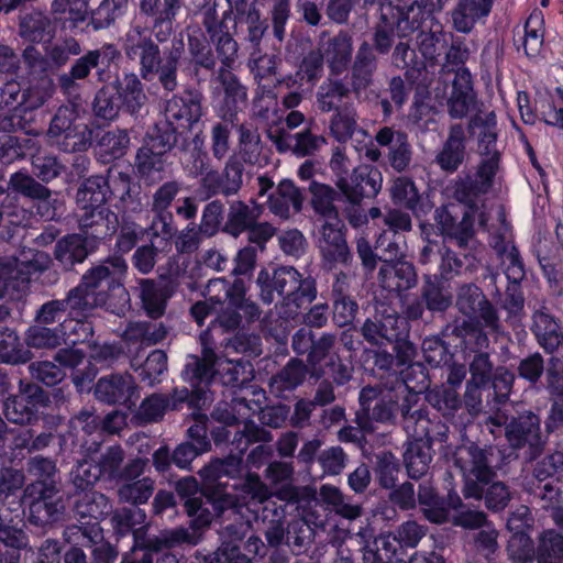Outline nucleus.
Returning <instances> with one entry per match:
<instances>
[{
	"label": "nucleus",
	"mask_w": 563,
	"mask_h": 563,
	"mask_svg": "<svg viewBox=\"0 0 563 563\" xmlns=\"http://www.w3.org/2000/svg\"><path fill=\"white\" fill-rule=\"evenodd\" d=\"M360 331L367 343L382 346L405 335V322L390 306L376 302L374 313L366 318Z\"/></svg>",
	"instance_id": "nucleus-12"
},
{
	"label": "nucleus",
	"mask_w": 563,
	"mask_h": 563,
	"mask_svg": "<svg viewBox=\"0 0 563 563\" xmlns=\"http://www.w3.org/2000/svg\"><path fill=\"white\" fill-rule=\"evenodd\" d=\"M418 504L424 518L435 525L451 521L450 511L444 497L428 485H420L418 490Z\"/></svg>",
	"instance_id": "nucleus-50"
},
{
	"label": "nucleus",
	"mask_w": 563,
	"mask_h": 563,
	"mask_svg": "<svg viewBox=\"0 0 563 563\" xmlns=\"http://www.w3.org/2000/svg\"><path fill=\"white\" fill-rule=\"evenodd\" d=\"M175 489L177 494L186 498L185 511L190 518V532L200 533L207 529L212 522V514L205 506L201 497H196L199 492V483L192 476H186L176 482Z\"/></svg>",
	"instance_id": "nucleus-26"
},
{
	"label": "nucleus",
	"mask_w": 563,
	"mask_h": 563,
	"mask_svg": "<svg viewBox=\"0 0 563 563\" xmlns=\"http://www.w3.org/2000/svg\"><path fill=\"white\" fill-rule=\"evenodd\" d=\"M255 285L258 298L265 305L275 300V294L282 297L278 312L286 320L296 319L301 309L317 298V285L312 277H303L292 266H280L272 273L265 268L257 273Z\"/></svg>",
	"instance_id": "nucleus-3"
},
{
	"label": "nucleus",
	"mask_w": 563,
	"mask_h": 563,
	"mask_svg": "<svg viewBox=\"0 0 563 563\" xmlns=\"http://www.w3.org/2000/svg\"><path fill=\"white\" fill-rule=\"evenodd\" d=\"M494 448H481L475 443L462 445L454 453V463L464 476L463 496L466 499H483L484 486L496 476L492 466Z\"/></svg>",
	"instance_id": "nucleus-5"
},
{
	"label": "nucleus",
	"mask_w": 563,
	"mask_h": 563,
	"mask_svg": "<svg viewBox=\"0 0 563 563\" xmlns=\"http://www.w3.org/2000/svg\"><path fill=\"white\" fill-rule=\"evenodd\" d=\"M188 53L190 56V75L197 81L205 80L201 70L214 71L217 59H219L216 49H212V43L200 31L188 34Z\"/></svg>",
	"instance_id": "nucleus-37"
},
{
	"label": "nucleus",
	"mask_w": 563,
	"mask_h": 563,
	"mask_svg": "<svg viewBox=\"0 0 563 563\" xmlns=\"http://www.w3.org/2000/svg\"><path fill=\"white\" fill-rule=\"evenodd\" d=\"M231 9H234L235 25L241 24L245 26L244 42L251 47L261 46L269 25L267 20L262 18L261 10L256 7L255 2L233 0Z\"/></svg>",
	"instance_id": "nucleus-31"
},
{
	"label": "nucleus",
	"mask_w": 563,
	"mask_h": 563,
	"mask_svg": "<svg viewBox=\"0 0 563 563\" xmlns=\"http://www.w3.org/2000/svg\"><path fill=\"white\" fill-rule=\"evenodd\" d=\"M409 369L412 373H419L421 379L418 388L423 389L429 385V379L421 364H412ZM417 388V386H416ZM415 387L408 385L407 378H396L390 385L365 386L361 389L358 400L364 410L371 411V418L374 421L387 423L395 422L397 412L404 418L402 406L410 395H418Z\"/></svg>",
	"instance_id": "nucleus-4"
},
{
	"label": "nucleus",
	"mask_w": 563,
	"mask_h": 563,
	"mask_svg": "<svg viewBox=\"0 0 563 563\" xmlns=\"http://www.w3.org/2000/svg\"><path fill=\"white\" fill-rule=\"evenodd\" d=\"M340 218L325 220L320 228L319 249L324 266L333 269L338 264L349 267L353 263V255L346 242Z\"/></svg>",
	"instance_id": "nucleus-15"
},
{
	"label": "nucleus",
	"mask_w": 563,
	"mask_h": 563,
	"mask_svg": "<svg viewBox=\"0 0 563 563\" xmlns=\"http://www.w3.org/2000/svg\"><path fill=\"white\" fill-rule=\"evenodd\" d=\"M536 563H563V534L554 529L542 531L537 540Z\"/></svg>",
	"instance_id": "nucleus-60"
},
{
	"label": "nucleus",
	"mask_w": 563,
	"mask_h": 563,
	"mask_svg": "<svg viewBox=\"0 0 563 563\" xmlns=\"http://www.w3.org/2000/svg\"><path fill=\"white\" fill-rule=\"evenodd\" d=\"M319 49L324 54L329 76L339 77L347 70L352 62V35L341 30L325 42H319Z\"/></svg>",
	"instance_id": "nucleus-32"
},
{
	"label": "nucleus",
	"mask_w": 563,
	"mask_h": 563,
	"mask_svg": "<svg viewBox=\"0 0 563 563\" xmlns=\"http://www.w3.org/2000/svg\"><path fill=\"white\" fill-rule=\"evenodd\" d=\"M242 455L239 453L230 454L224 459H214L199 471V475L208 482H217L222 477L238 478L243 471Z\"/></svg>",
	"instance_id": "nucleus-59"
},
{
	"label": "nucleus",
	"mask_w": 563,
	"mask_h": 563,
	"mask_svg": "<svg viewBox=\"0 0 563 563\" xmlns=\"http://www.w3.org/2000/svg\"><path fill=\"white\" fill-rule=\"evenodd\" d=\"M377 279L384 289L398 294L413 288L418 283L415 266L404 260L391 264H382Z\"/></svg>",
	"instance_id": "nucleus-39"
},
{
	"label": "nucleus",
	"mask_w": 563,
	"mask_h": 563,
	"mask_svg": "<svg viewBox=\"0 0 563 563\" xmlns=\"http://www.w3.org/2000/svg\"><path fill=\"white\" fill-rule=\"evenodd\" d=\"M490 12L484 0H460L452 11V22L456 31L468 33L476 21Z\"/></svg>",
	"instance_id": "nucleus-51"
},
{
	"label": "nucleus",
	"mask_w": 563,
	"mask_h": 563,
	"mask_svg": "<svg viewBox=\"0 0 563 563\" xmlns=\"http://www.w3.org/2000/svg\"><path fill=\"white\" fill-rule=\"evenodd\" d=\"M235 62L229 66L221 64L218 70V80L223 88V114L224 121L234 124L238 119V112L245 107L247 102V88L240 81L238 76L231 71Z\"/></svg>",
	"instance_id": "nucleus-30"
},
{
	"label": "nucleus",
	"mask_w": 563,
	"mask_h": 563,
	"mask_svg": "<svg viewBox=\"0 0 563 563\" xmlns=\"http://www.w3.org/2000/svg\"><path fill=\"white\" fill-rule=\"evenodd\" d=\"M495 175L492 165L485 164L478 166L475 177H459L452 185L453 198L465 205L468 208L466 211L478 213V222L482 227L486 225L487 218L484 212H478L479 203L482 197L492 188Z\"/></svg>",
	"instance_id": "nucleus-13"
},
{
	"label": "nucleus",
	"mask_w": 563,
	"mask_h": 563,
	"mask_svg": "<svg viewBox=\"0 0 563 563\" xmlns=\"http://www.w3.org/2000/svg\"><path fill=\"white\" fill-rule=\"evenodd\" d=\"M426 401L445 418H452L461 408L459 393L452 387H435L426 393Z\"/></svg>",
	"instance_id": "nucleus-64"
},
{
	"label": "nucleus",
	"mask_w": 563,
	"mask_h": 563,
	"mask_svg": "<svg viewBox=\"0 0 563 563\" xmlns=\"http://www.w3.org/2000/svg\"><path fill=\"white\" fill-rule=\"evenodd\" d=\"M311 207L313 211L325 220L338 219L339 210L334 205L339 194L329 185L311 181L309 185Z\"/></svg>",
	"instance_id": "nucleus-58"
},
{
	"label": "nucleus",
	"mask_w": 563,
	"mask_h": 563,
	"mask_svg": "<svg viewBox=\"0 0 563 563\" xmlns=\"http://www.w3.org/2000/svg\"><path fill=\"white\" fill-rule=\"evenodd\" d=\"M24 497L29 499L31 525L51 529L63 519L66 505L58 484L32 482L24 488Z\"/></svg>",
	"instance_id": "nucleus-6"
},
{
	"label": "nucleus",
	"mask_w": 563,
	"mask_h": 563,
	"mask_svg": "<svg viewBox=\"0 0 563 563\" xmlns=\"http://www.w3.org/2000/svg\"><path fill=\"white\" fill-rule=\"evenodd\" d=\"M51 19L40 10L19 16V36L30 43H41L51 29Z\"/></svg>",
	"instance_id": "nucleus-57"
},
{
	"label": "nucleus",
	"mask_w": 563,
	"mask_h": 563,
	"mask_svg": "<svg viewBox=\"0 0 563 563\" xmlns=\"http://www.w3.org/2000/svg\"><path fill=\"white\" fill-rule=\"evenodd\" d=\"M125 452L120 445H112L102 452L96 462L100 476L109 481L136 479L145 472L148 460L135 457L125 464Z\"/></svg>",
	"instance_id": "nucleus-19"
},
{
	"label": "nucleus",
	"mask_w": 563,
	"mask_h": 563,
	"mask_svg": "<svg viewBox=\"0 0 563 563\" xmlns=\"http://www.w3.org/2000/svg\"><path fill=\"white\" fill-rule=\"evenodd\" d=\"M69 314L85 316L106 303L104 292H91L79 284L67 292L63 299Z\"/></svg>",
	"instance_id": "nucleus-52"
},
{
	"label": "nucleus",
	"mask_w": 563,
	"mask_h": 563,
	"mask_svg": "<svg viewBox=\"0 0 563 563\" xmlns=\"http://www.w3.org/2000/svg\"><path fill=\"white\" fill-rule=\"evenodd\" d=\"M201 115V96L198 93L188 99L173 96L165 107V120L174 122V124L185 121L188 126H191L200 120Z\"/></svg>",
	"instance_id": "nucleus-45"
},
{
	"label": "nucleus",
	"mask_w": 563,
	"mask_h": 563,
	"mask_svg": "<svg viewBox=\"0 0 563 563\" xmlns=\"http://www.w3.org/2000/svg\"><path fill=\"white\" fill-rule=\"evenodd\" d=\"M448 0H415L410 5L398 10L395 22L398 37H407L421 27L423 20L434 12L441 11Z\"/></svg>",
	"instance_id": "nucleus-34"
},
{
	"label": "nucleus",
	"mask_w": 563,
	"mask_h": 563,
	"mask_svg": "<svg viewBox=\"0 0 563 563\" xmlns=\"http://www.w3.org/2000/svg\"><path fill=\"white\" fill-rule=\"evenodd\" d=\"M25 278L16 274V258L0 256V299H20L25 295Z\"/></svg>",
	"instance_id": "nucleus-55"
},
{
	"label": "nucleus",
	"mask_w": 563,
	"mask_h": 563,
	"mask_svg": "<svg viewBox=\"0 0 563 563\" xmlns=\"http://www.w3.org/2000/svg\"><path fill=\"white\" fill-rule=\"evenodd\" d=\"M201 534L190 532L188 528L177 527L163 530L157 536L144 537L139 530L134 531V544L122 558V563H153L156 550L161 547L196 545Z\"/></svg>",
	"instance_id": "nucleus-8"
},
{
	"label": "nucleus",
	"mask_w": 563,
	"mask_h": 563,
	"mask_svg": "<svg viewBox=\"0 0 563 563\" xmlns=\"http://www.w3.org/2000/svg\"><path fill=\"white\" fill-rule=\"evenodd\" d=\"M336 186L350 203L357 206L363 199H372L379 194L383 175L372 165H360L349 177H340Z\"/></svg>",
	"instance_id": "nucleus-16"
},
{
	"label": "nucleus",
	"mask_w": 563,
	"mask_h": 563,
	"mask_svg": "<svg viewBox=\"0 0 563 563\" xmlns=\"http://www.w3.org/2000/svg\"><path fill=\"white\" fill-rule=\"evenodd\" d=\"M306 363L299 357H291L288 363L269 378V390L276 397L285 398L286 393L294 391L306 379Z\"/></svg>",
	"instance_id": "nucleus-43"
},
{
	"label": "nucleus",
	"mask_w": 563,
	"mask_h": 563,
	"mask_svg": "<svg viewBox=\"0 0 563 563\" xmlns=\"http://www.w3.org/2000/svg\"><path fill=\"white\" fill-rule=\"evenodd\" d=\"M505 435L509 446L529 462L541 456L548 442L541 431V419L532 411L511 418L505 427Z\"/></svg>",
	"instance_id": "nucleus-7"
},
{
	"label": "nucleus",
	"mask_w": 563,
	"mask_h": 563,
	"mask_svg": "<svg viewBox=\"0 0 563 563\" xmlns=\"http://www.w3.org/2000/svg\"><path fill=\"white\" fill-rule=\"evenodd\" d=\"M321 500L330 507L336 515L353 520L361 517L363 508L358 504H353L351 497L344 495L342 490L334 485H322L320 487Z\"/></svg>",
	"instance_id": "nucleus-54"
},
{
	"label": "nucleus",
	"mask_w": 563,
	"mask_h": 563,
	"mask_svg": "<svg viewBox=\"0 0 563 563\" xmlns=\"http://www.w3.org/2000/svg\"><path fill=\"white\" fill-rule=\"evenodd\" d=\"M467 156L466 135L462 124L455 123L449 128L448 137L435 155L434 162L445 173L456 172Z\"/></svg>",
	"instance_id": "nucleus-35"
},
{
	"label": "nucleus",
	"mask_w": 563,
	"mask_h": 563,
	"mask_svg": "<svg viewBox=\"0 0 563 563\" xmlns=\"http://www.w3.org/2000/svg\"><path fill=\"white\" fill-rule=\"evenodd\" d=\"M481 250H457L455 247L444 246L439 264L441 278L450 280L454 276L461 275L463 272H474L481 264Z\"/></svg>",
	"instance_id": "nucleus-40"
},
{
	"label": "nucleus",
	"mask_w": 563,
	"mask_h": 563,
	"mask_svg": "<svg viewBox=\"0 0 563 563\" xmlns=\"http://www.w3.org/2000/svg\"><path fill=\"white\" fill-rule=\"evenodd\" d=\"M117 488V498L120 504L134 507L147 504L155 490V479L145 476L136 479H121Z\"/></svg>",
	"instance_id": "nucleus-48"
},
{
	"label": "nucleus",
	"mask_w": 563,
	"mask_h": 563,
	"mask_svg": "<svg viewBox=\"0 0 563 563\" xmlns=\"http://www.w3.org/2000/svg\"><path fill=\"white\" fill-rule=\"evenodd\" d=\"M418 400V395H410L405 400L406 404L402 406L405 429L411 432L412 438L428 441L431 448L434 442H446L449 427L439 419H430L426 409L412 410Z\"/></svg>",
	"instance_id": "nucleus-14"
},
{
	"label": "nucleus",
	"mask_w": 563,
	"mask_h": 563,
	"mask_svg": "<svg viewBox=\"0 0 563 563\" xmlns=\"http://www.w3.org/2000/svg\"><path fill=\"white\" fill-rule=\"evenodd\" d=\"M44 400V390L36 384L20 380L19 391L2 399L4 419L16 426H34L40 418L38 404Z\"/></svg>",
	"instance_id": "nucleus-11"
},
{
	"label": "nucleus",
	"mask_w": 563,
	"mask_h": 563,
	"mask_svg": "<svg viewBox=\"0 0 563 563\" xmlns=\"http://www.w3.org/2000/svg\"><path fill=\"white\" fill-rule=\"evenodd\" d=\"M8 186L14 192L34 201L52 199V190L44 183L24 172L13 173Z\"/></svg>",
	"instance_id": "nucleus-61"
},
{
	"label": "nucleus",
	"mask_w": 563,
	"mask_h": 563,
	"mask_svg": "<svg viewBox=\"0 0 563 563\" xmlns=\"http://www.w3.org/2000/svg\"><path fill=\"white\" fill-rule=\"evenodd\" d=\"M78 225L82 235L97 244V241L112 236L117 232L119 219L108 207L90 208L79 210Z\"/></svg>",
	"instance_id": "nucleus-29"
},
{
	"label": "nucleus",
	"mask_w": 563,
	"mask_h": 563,
	"mask_svg": "<svg viewBox=\"0 0 563 563\" xmlns=\"http://www.w3.org/2000/svg\"><path fill=\"white\" fill-rule=\"evenodd\" d=\"M74 511L79 520H93L92 523L99 526V521L112 512V503L104 494L93 490L75 501Z\"/></svg>",
	"instance_id": "nucleus-47"
},
{
	"label": "nucleus",
	"mask_w": 563,
	"mask_h": 563,
	"mask_svg": "<svg viewBox=\"0 0 563 563\" xmlns=\"http://www.w3.org/2000/svg\"><path fill=\"white\" fill-rule=\"evenodd\" d=\"M137 391L134 377L129 373H117L102 376L93 388L95 397L106 405H134L132 398Z\"/></svg>",
	"instance_id": "nucleus-23"
},
{
	"label": "nucleus",
	"mask_w": 563,
	"mask_h": 563,
	"mask_svg": "<svg viewBox=\"0 0 563 563\" xmlns=\"http://www.w3.org/2000/svg\"><path fill=\"white\" fill-rule=\"evenodd\" d=\"M229 8L221 14L218 10V3L214 0L207 4L201 12V24L212 43L221 64L229 66L235 62L239 54V43L227 30V20L233 13L231 9L232 0H227Z\"/></svg>",
	"instance_id": "nucleus-10"
},
{
	"label": "nucleus",
	"mask_w": 563,
	"mask_h": 563,
	"mask_svg": "<svg viewBox=\"0 0 563 563\" xmlns=\"http://www.w3.org/2000/svg\"><path fill=\"white\" fill-rule=\"evenodd\" d=\"M218 286L225 289V297L231 299V302L239 311H242L243 317L249 323L260 320L262 310L255 301L245 297L244 284L242 280H234L230 287H227L225 279H212L208 284V289L210 291L212 287Z\"/></svg>",
	"instance_id": "nucleus-46"
},
{
	"label": "nucleus",
	"mask_w": 563,
	"mask_h": 563,
	"mask_svg": "<svg viewBox=\"0 0 563 563\" xmlns=\"http://www.w3.org/2000/svg\"><path fill=\"white\" fill-rule=\"evenodd\" d=\"M120 57V51L113 44H104L99 48L88 51L71 65L69 73L59 77L60 87L70 92L77 87V80H85L92 69L97 70L100 82L110 79V66Z\"/></svg>",
	"instance_id": "nucleus-9"
},
{
	"label": "nucleus",
	"mask_w": 563,
	"mask_h": 563,
	"mask_svg": "<svg viewBox=\"0 0 563 563\" xmlns=\"http://www.w3.org/2000/svg\"><path fill=\"white\" fill-rule=\"evenodd\" d=\"M374 139L378 146L387 148L384 157L394 172L404 173L409 169L413 151L406 132L384 126L376 132Z\"/></svg>",
	"instance_id": "nucleus-21"
},
{
	"label": "nucleus",
	"mask_w": 563,
	"mask_h": 563,
	"mask_svg": "<svg viewBox=\"0 0 563 563\" xmlns=\"http://www.w3.org/2000/svg\"><path fill=\"white\" fill-rule=\"evenodd\" d=\"M476 213L464 211L460 221L448 208L435 210V220L442 234L457 250H481V244L475 235L474 222Z\"/></svg>",
	"instance_id": "nucleus-17"
},
{
	"label": "nucleus",
	"mask_w": 563,
	"mask_h": 563,
	"mask_svg": "<svg viewBox=\"0 0 563 563\" xmlns=\"http://www.w3.org/2000/svg\"><path fill=\"white\" fill-rule=\"evenodd\" d=\"M404 463L407 474L411 479L422 478L429 471L432 462V449L428 441L420 438H413L407 443L404 452Z\"/></svg>",
	"instance_id": "nucleus-44"
},
{
	"label": "nucleus",
	"mask_w": 563,
	"mask_h": 563,
	"mask_svg": "<svg viewBox=\"0 0 563 563\" xmlns=\"http://www.w3.org/2000/svg\"><path fill=\"white\" fill-rule=\"evenodd\" d=\"M529 329L538 345L548 354L555 353L563 345V327L550 309L540 305L534 307Z\"/></svg>",
	"instance_id": "nucleus-22"
},
{
	"label": "nucleus",
	"mask_w": 563,
	"mask_h": 563,
	"mask_svg": "<svg viewBox=\"0 0 563 563\" xmlns=\"http://www.w3.org/2000/svg\"><path fill=\"white\" fill-rule=\"evenodd\" d=\"M164 395L167 410H179L184 404H187L190 409L199 410L210 401L205 388L189 390L187 387H175L169 394Z\"/></svg>",
	"instance_id": "nucleus-63"
},
{
	"label": "nucleus",
	"mask_w": 563,
	"mask_h": 563,
	"mask_svg": "<svg viewBox=\"0 0 563 563\" xmlns=\"http://www.w3.org/2000/svg\"><path fill=\"white\" fill-rule=\"evenodd\" d=\"M251 203L252 206L239 199L229 202L227 220L222 227L224 233L232 238H239L258 220L263 212V206L253 199Z\"/></svg>",
	"instance_id": "nucleus-41"
},
{
	"label": "nucleus",
	"mask_w": 563,
	"mask_h": 563,
	"mask_svg": "<svg viewBox=\"0 0 563 563\" xmlns=\"http://www.w3.org/2000/svg\"><path fill=\"white\" fill-rule=\"evenodd\" d=\"M302 205L303 195L290 179L280 180L266 200L269 212L280 220H288L292 214L299 213Z\"/></svg>",
	"instance_id": "nucleus-33"
},
{
	"label": "nucleus",
	"mask_w": 563,
	"mask_h": 563,
	"mask_svg": "<svg viewBox=\"0 0 563 563\" xmlns=\"http://www.w3.org/2000/svg\"><path fill=\"white\" fill-rule=\"evenodd\" d=\"M479 129L477 151L482 157L479 166L492 165L493 173L499 169L500 150L497 144L496 115L494 112L485 117L475 114L468 121V131Z\"/></svg>",
	"instance_id": "nucleus-25"
},
{
	"label": "nucleus",
	"mask_w": 563,
	"mask_h": 563,
	"mask_svg": "<svg viewBox=\"0 0 563 563\" xmlns=\"http://www.w3.org/2000/svg\"><path fill=\"white\" fill-rule=\"evenodd\" d=\"M350 68L347 88L355 97L373 86L374 76L378 67V58L374 54L371 43L363 41L355 53Z\"/></svg>",
	"instance_id": "nucleus-27"
},
{
	"label": "nucleus",
	"mask_w": 563,
	"mask_h": 563,
	"mask_svg": "<svg viewBox=\"0 0 563 563\" xmlns=\"http://www.w3.org/2000/svg\"><path fill=\"white\" fill-rule=\"evenodd\" d=\"M357 128V112L352 103L336 109L330 120L329 129L332 136L341 143L349 141Z\"/></svg>",
	"instance_id": "nucleus-62"
},
{
	"label": "nucleus",
	"mask_w": 563,
	"mask_h": 563,
	"mask_svg": "<svg viewBox=\"0 0 563 563\" xmlns=\"http://www.w3.org/2000/svg\"><path fill=\"white\" fill-rule=\"evenodd\" d=\"M165 154L146 144L137 151L135 166L145 181L155 183L162 179L161 174L166 166Z\"/></svg>",
	"instance_id": "nucleus-53"
},
{
	"label": "nucleus",
	"mask_w": 563,
	"mask_h": 563,
	"mask_svg": "<svg viewBox=\"0 0 563 563\" xmlns=\"http://www.w3.org/2000/svg\"><path fill=\"white\" fill-rule=\"evenodd\" d=\"M184 5L185 0H139L140 14L153 21V34L140 24L131 26L124 35L122 47L125 57L137 63L140 76L126 73L122 79L113 81L121 106L131 114L140 112L147 100L141 79H157L167 93L178 87L183 41L173 42L165 49L159 47V43L166 42L174 33V21Z\"/></svg>",
	"instance_id": "nucleus-1"
},
{
	"label": "nucleus",
	"mask_w": 563,
	"mask_h": 563,
	"mask_svg": "<svg viewBox=\"0 0 563 563\" xmlns=\"http://www.w3.org/2000/svg\"><path fill=\"white\" fill-rule=\"evenodd\" d=\"M97 244L88 241L82 234H68L55 244V260L66 271H71L76 264L82 263L96 249Z\"/></svg>",
	"instance_id": "nucleus-38"
},
{
	"label": "nucleus",
	"mask_w": 563,
	"mask_h": 563,
	"mask_svg": "<svg viewBox=\"0 0 563 563\" xmlns=\"http://www.w3.org/2000/svg\"><path fill=\"white\" fill-rule=\"evenodd\" d=\"M351 91L347 88V81L342 78L330 76L317 91L318 108L322 112H330L340 109L339 101L349 98Z\"/></svg>",
	"instance_id": "nucleus-56"
},
{
	"label": "nucleus",
	"mask_w": 563,
	"mask_h": 563,
	"mask_svg": "<svg viewBox=\"0 0 563 563\" xmlns=\"http://www.w3.org/2000/svg\"><path fill=\"white\" fill-rule=\"evenodd\" d=\"M263 150V142L238 144L236 152L228 157L219 170L211 165L207 152L195 147L190 172L200 176L198 192L206 200L219 195L225 198L238 195L243 187L244 165L260 164Z\"/></svg>",
	"instance_id": "nucleus-2"
},
{
	"label": "nucleus",
	"mask_w": 563,
	"mask_h": 563,
	"mask_svg": "<svg viewBox=\"0 0 563 563\" xmlns=\"http://www.w3.org/2000/svg\"><path fill=\"white\" fill-rule=\"evenodd\" d=\"M103 176L87 178L77 189L76 203L79 210L107 207L109 186Z\"/></svg>",
	"instance_id": "nucleus-49"
},
{
	"label": "nucleus",
	"mask_w": 563,
	"mask_h": 563,
	"mask_svg": "<svg viewBox=\"0 0 563 563\" xmlns=\"http://www.w3.org/2000/svg\"><path fill=\"white\" fill-rule=\"evenodd\" d=\"M63 538L69 548L63 554L64 563H89L82 547H91L102 539V529L97 523L81 522L70 525L63 531Z\"/></svg>",
	"instance_id": "nucleus-24"
},
{
	"label": "nucleus",
	"mask_w": 563,
	"mask_h": 563,
	"mask_svg": "<svg viewBox=\"0 0 563 563\" xmlns=\"http://www.w3.org/2000/svg\"><path fill=\"white\" fill-rule=\"evenodd\" d=\"M475 106L476 99L471 74L465 68H459L452 82L451 96L448 99V112L452 119H463Z\"/></svg>",
	"instance_id": "nucleus-36"
},
{
	"label": "nucleus",
	"mask_w": 563,
	"mask_h": 563,
	"mask_svg": "<svg viewBox=\"0 0 563 563\" xmlns=\"http://www.w3.org/2000/svg\"><path fill=\"white\" fill-rule=\"evenodd\" d=\"M172 329L167 322L159 319L131 321L123 331L122 339L126 342L156 345L168 336Z\"/></svg>",
	"instance_id": "nucleus-42"
},
{
	"label": "nucleus",
	"mask_w": 563,
	"mask_h": 563,
	"mask_svg": "<svg viewBox=\"0 0 563 563\" xmlns=\"http://www.w3.org/2000/svg\"><path fill=\"white\" fill-rule=\"evenodd\" d=\"M202 350L200 355H188L181 376L191 387L205 388L214 378L218 371L216 365L219 361L214 350L206 342L205 336H200Z\"/></svg>",
	"instance_id": "nucleus-28"
},
{
	"label": "nucleus",
	"mask_w": 563,
	"mask_h": 563,
	"mask_svg": "<svg viewBox=\"0 0 563 563\" xmlns=\"http://www.w3.org/2000/svg\"><path fill=\"white\" fill-rule=\"evenodd\" d=\"M133 291L140 300L141 309L150 319H162L175 294V285L172 280L139 278Z\"/></svg>",
	"instance_id": "nucleus-18"
},
{
	"label": "nucleus",
	"mask_w": 563,
	"mask_h": 563,
	"mask_svg": "<svg viewBox=\"0 0 563 563\" xmlns=\"http://www.w3.org/2000/svg\"><path fill=\"white\" fill-rule=\"evenodd\" d=\"M268 139L274 143L277 152L290 151L298 157L312 156L325 144L322 135L312 132L310 123H306L303 130L296 133L284 128L269 131Z\"/></svg>",
	"instance_id": "nucleus-20"
}]
</instances>
